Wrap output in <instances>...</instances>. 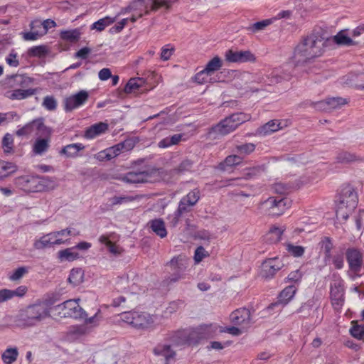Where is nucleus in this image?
<instances>
[{
	"label": "nucleus",
	"mask_w": 364,
	"mask_h": 364,
	"mask_svg": "<svg viewBox=\"0 0 364 364\" xmlns=\"http://www.w3.org/2000/svg\"><path fill=\"white\" fill-rule=\"evenodd\" d=\"M161 7L169 8L170 3L167 0H151L150 1V11H156Z\"/></svg>",
	"instance_id": "58"
},
{
	"label": "nucleus",
	"mask_w": 364,
	"mask_h": 364,
	"mask_svg": "<svg viewBox=\"0 0 364 364\" xmlns=\"http://www.w3.org/2000/svg\"><path fill=\"white\" fill-rule=\"evenodd\" d=\"M90 331V328L86 325H73L69 327L67 334L72 339H77L85 336Z\"/></svg>",
	"instance_id": "32"
},
{
	"label": "nucleus",
	"mask_w": 364,
	"mask_h": 364,
	"mask_svg": "<svg viewBox=\"0 0 364 364\" xmlns=\"http://www.w3.org/2000/svg\"><path fill=\"white\" fill-rule=\"evenodd\" d=\"M282 122L278 119H273L259 127L257 129V133L259 135L265 136L279 131V129H282Z\"/></svg>",
	"instance_id": "28"
},
{
	"label": "nucleus",
	"mask_w": 364,
	"mask_h": 364,
	"mask_svg": "<svg viewBox=\"0 0 364 364\" xmlns=\"http://www.w3.org/2000/svg\"><path fill=\"white\" fill-rule=\"evenodd\" d=\"M174 47L171 44H167L162 47L160 58L162 60H168L174 53Z\"/></svg>",
	"instance_id": "54"
},
{
	"label": "nucleus",
	"mask_w": 364,
	"mask_h": 364,
	"mask_svg": "<svg viewBox=\"0 0 364 364\" xmlns=\"http://www.w3.org/2000/svg\"><path fill=\"white\" fill-rule=\"evenodd\" d=\"M28 268L26 267H18L9 275V279L11 281H18L21 279L26 273H28Z\"/></svg>",
	"instance_id": "55"
},
{
	"label": "nucleus",
	"mask_w": 364,
	"mask_h": 364,
	"mask_svg": "<svg viewBox=\"0 0 364 364\" xmlns=\"http://www.w3.org/2000/svg\"><path fill=\"white\" fill-rule=\"evenodd\" d=\"M336 160L338 163L347 164L360 161L361 158L354 153L342 151L338 153Z\"/></svg>",
	"instance_id": "38"
},
{
	"label": "nucleus",
	"mask_w": 364,
	"mask_h": 364,
	"mask_svg": "<svg viewBox=\"0 0 364 364\" xmlns=\"http://www.w3.org/2000/svg\"><path fill=\"white\" fill-rule=\"evenodd\" d=\"M85 149V146L81 143L68 144L62 148L60 154L67 158H76L80 156L79 152Z\"/></svg>",
	"instance_id": "31"
},
{
	"label": "nucleus",
	"mask_w": 364,
	"mask_h": 364,
	"mask_svg": "<svg viewBox=\"0 0 364 364\" xmlns=\"http://www.w3.org/2000/svg\"><path fill=\"white\" fill-rule=\"evenodd\" d=\"M144 81L141 78H131L127 83L124 91L127 93H131L136 91L143 85Z\"/></svg>",
	"instance_id": "47"
},
{
	"label": "nucleus",
	"mask_w": 364,
	"mask_h": 364,
	"mask_svg": "<svg viewBox=\"0 0 364 364\" xmlns=\"http://www.w3.org/2000/svg\"><path fill=\"white\" fill-rule=\"evenodd\" d=\"M186 212V211L184 208H181L178 205V209L175 212L168 215L167 218L168 225L173 228L176 227L178 225L182 214Z\"/></svg>",
	"instance_id": "46"
},
{
	"label": "nucleus",
	"mask_w": 364,
	"mask_h": 364,
	"mask_svg": "<svg viewBox=\"0 0 364 364\" xmlns=\"http://www.w3.org/2000/svg\"><path fill=\"white\" fill-rule=\"evenodd\" d=\"M321 248L323 250L326 259H328L331 256V250L333 249V243L331 239L328 237H323L320 243Z\"/></svg>",
	"instance_id": "48"
},
{
	"label": "nucleus",
	"mask_w": 364,
	"mask_h": 364,
	"mask_svg": "<svg viewBox=\"0 0 364 364\" xmlns=\"http://www.w3.org/2000/svg\"><path fill=\"white\" fill-rule=\"evenodd\" d=\"M84 272L80 268L73 269L70 271L68 281L73 286H77L83 282Z\"/></svg>",
	"instance_id": "39"
},
{
	"label": "nucleus",
	"mask_w": 364,
	"mask_h": 364,
	"mask_svg": "<svg viewBox=\"0 0 364 364\" xmlns=\"http://www.w3.org/2000/svg\"><path fill=\"white\" fill-rule=\"evenodd\" d=\"M236 150L240 154L248 155L252 153L255 149V144L253 143H246L236 146Z\"/></svg>",
	"instance_id": "56"
},
{
	"label": "nucleus",
	"mask_w": 364,
	"mask_h": 364,
	"mask_svg": "<svg viewBox=\"0 0 364 364\" xmlns=\"http://www.w3.org/2000/svg\"><path fill=\"white\" fill-rule=\"evenodd\" d=\"M89 98V93L86 90H80L72 95L63 101L64 109L66 112H71L83 105Z\"/></svg>",
	"instance_id": "14"
},
{
	"label": "nucleus",
	"mask_w": 364,
	"mask_h": 364,
	"mask_svg": "<svg viewBox=\"0 0 364 364\" xmlns=\"http://www.w3.org/2000/svg\"><path fill=\"white\" fill-rule=\"evenodd\" d=\"M118 322H124L139 330L152 329L156 326V316L145 311H130L119 314Z\"/></svg>",
	"instance_id": "2"
},
{
	"label": "nucleus",
	"mask_w": 364,
	"mask_h": 364,
	"mask_svg": "<svg viewBox=\"0 0 364 364\" xmlns=\"http://www.w3.org/2000/svg\"><path fill=\"white\" fill-rule=\"evenodd\" d=\"M351 335L358 339H362L364 337V326L360 325H353L350 328Z\"/></svg>",
	"instance_id": "63"
},
{
	"label": "nucleus",
	"mask_w": 364,
	"mask_h": 364,
	"mask_svg": "<svg viewBox=\"0 0 364 364\" xmlns=\"http://www.w3.org/2000/svg\"><path fill=\"white\" fill-rule=\"evenodd\" d=\"M17 171V166L12 162L0 160V181Z\"/></svg>",
	"instance_id": "34"
},
{
	"label": "nucleus",
	"mask_w": 364,
	"mask_h": 364,
	"mask_svg": "<svg viewBox=\"0 0 364 364\" xmlns=\"http://www.w3.org/2000/svg\"><path fill=\"white\" fill-rule=\"evenodd\" d=\"M149 224L152 231L160 237L164 238L167 235L164 222L161 219L152 220L149 223Z\"/></svg>",
	"instance_id": "35"
},
{
	"label": "nucleus",
	"mask_w": 364,
	"mask_h": 364,
	"mask_svg": "<svg viewBox=\"0 0 364 364\" xmlns=\"http://www.w3.org/2000/svg\"><path fill=\"white\" fill-rule=\"evenodd\" d=\"M48 53V48L46 46L41 45L31 47L28 50V54L33 57H43Z\"/></svg>",
	"instance_id": "50"
},
{
	"label": "nucleus",
	"mask_w": 364,
	"mask_h": 364,
	"mask_svg": "<svg viewBox=\"0 0 364 364\" xmlns=\"http://www.w3.org/2000/svg\"><path fill=\"white\" fill-rule=\"evenodd\" d=\"M358 203L357 193L350 186L342 190L337 202L336 217L346 221Z\"/></svg>",
	"instance_id": "3"
},
{
	"label": "nucleus",
	"mask_w": 364,
	"mask_h": 364,
	"mask_svg": "<svg viewBox=\"0 0 364 364\" xmlns=\"http://www.w3.org/2000/svg\"><path fill=\"white\" fill-rule=\"evenodd\" d=\"M250 115L245 113H235L221 120L213 126L210 132V135L214 138L218 136H225L235 131L240 124L249 121Z\"/></svg>",
	"instance_id": "4"
},
{
	"label": "nucleus",
	"mask_w": 364,
	"mask_h": 364,
	"mask_svg": "<svg viewBox=\"0 0 364 364\" xmlns=\"http://www.w3.org/2000/svg\"><path fill=\"white\" fill-rule=\"evenodd\" d=\"M225 60L230 63H242L246 62H255L256 58L250 50L234 51L228 50L225 54Z\"/></svg>",
	"instance_id": "18"
},
{
	"label": "nucleus",
	"mask_w": 364,
	"mask_h": 364,
	"mask_svg": "<svg viewBox=\"0 0 364 364\" xmlns=\"http://www.w3.org/2000/svg\"><path fill=\"white\" fill-rule=\"evenodd\" d=\"M250 312L246 308H240L230 314V321L236 326H241L242 328H246L250 323Z\"/></svg>",
	"instance_id": "21"
},
{
	"label": "nucleus",
	"mask_w": 364,
	"mask_h": 364,
	"mask_svg": "<svg viewBox=\"0 0 364 364\" xmlns=\"http://www.w3.org/2000/svg\"><path fill=\"white\" fill-rule=\"evenodd\" d=\"M37 91V88H19L6 92L5 96L11 100H21L33 96Z\"/></svg>",
	"instance_id": "25"
},
{
	"label": "nucleus",
	"mask_w": 364,
	"mask_h": 364,
	"mask_svg": "<svg viewBox=\"0 0 364 364\" xmlns=\"http://www.w3.org/2000/svg\"><path fill=\"white\" fill-rule=\"evenodd\" d=\"M108 130V124L105 122H99L87 128L83 136L87 139H92L105 133Z\"/></svg>",
	"instance_id": "26"
},
{
	"label": "nucleus",
	"mask_w": 364,
	"mask_h": 364,
	"mask_svg": "<svg viewBox=\"0 0 364 364\" xmlns=\"http://www.w3.org/2000/svg\"><path fill=\"white\" fill-rule=\"evenodd\" d=\"M326 47L324 38L311 33L304 38L294 48V58L298 63H306L321 57Z\"/></svg>",
	"instance_id": "1"
},
{
	"label": "nucleus",
	"mask_w": 364,
	"mask_h": 364,
	"mask_svg": "<svg viewBox=\"0 0 364 364\" xmlns=\"http://www.w3.org/2000/svg\"><path fill=\"white\" fill-rule=\"evenodd\" d=\"M169 265L173 272L170 278L171 282H175L184 278V273L188 267V260L182 257H174L170 261Z\"/></svg>",
	"instance_id": "17"
},
{
	"label": "nucleus",
	"mask_w": 364,
	"mask_h": 364,
	"mask_svg": "<svg viewBox=\"0 0 364 364\" xmlns=\"http://www.w3.org/2000/svg\"><path fill=\"white\" fill-rule=\"evenodd\" d=\"M291 200L287 198H276L274 197H269L262 203L261 206L262 208L268 210L269 215L279 216L291 206Z\"/></svg>",
	"instance_id": "9"
},
{
	"label": "nucleus",
	"mask_w": 364,
	"mask_h": 364,
	"mask_svg": "<svg viewBox=\"0 0 364 364\" xmlns=\"http://www.w3.org/2000/svg\"><path fill=\"white\" fill-rule=\"evenodd\" d=\"M264 171L262 166H258L247 169V171L245 173V178L246 179L252 178L259 175Z\"/></svg>",
	"instance_id": "61"
},
{
	"label": "nucleus",
	"mask_w": 364,
	"mask_h": 364,
	"mask_svg": "<svg viewBox=\"0 0 364 364\" xmlns=\"http://www.w3.org/2000/svg\"><path fill=\"white\" fill-rule=\"evenodd\" d=\"M343 281L341 278L335 279L330 286V299L333 309L340 312L345 302Z\"/></svg>",
	"instance_id": "10"
},
{
	"label": "nucleus",
	"mask_w": 364,
	"mask_h": 364,
	"mask_svg": "<svg viewBox=\"0 0 364 364\" xmlns=\"http://www.w3.org/2000/svg\"><path fill=\"white\" fill-rule=\"evenodd\" d=\"M49 316V309L45 304H36L26 308L21 314V321L26 326H33Z\"/></svg>",
	"instance_id": "6"
},
{
	"label": "nucleus",
	"mask_w": 364,
	"mask_h": 364,
	"mask_svg": "<svg viewBox=\"0 0 364 364\" xmlns=\"http://www.w3.org/2000/svg\"><path fill=\"white\" fill-rule=\"evenodd\" d=\"M159 176V171L156 168H147L137 171H129L119 179L127 183L136 184L150 183L156 181Z\"/></svg>",
	"instance_id": "8"
},
{
	"label": "nucleus",
	"mask_w": 364,
	"mask_h": 364,
	"mask_svg": "<svg viewBox=\"0 0 364 364\" xmlns=\"http://www.w3.org/2000/svg\"><path fill=\"white\" fill-rule=\"evenodd\" d=\"M80 29L75 28L69 31H63L60 33V38L66 41L75 42L77 41L80 37Z\"/></svg>",
	"instance_id": "42"
},
{
	"label": "nucleus",
	"mask_w": 364,
	"mask_h": 364,
	"mask_svg": "<svg viewBox=\"0 0 364 364\" xmlns=\"http://www.w3.org/2000/svg\"><path fill=\"white\" fill-rule=\"evenodd\" d=\"M21 36H22L23 39L26 41H36L37 39L43 36L41 31L38 33V32H36V30H34V31L31 30V31H28V32H22Z\"/></svg>",
	"instance_id": "60"
},
{
	"label": "nucleus",
	"mask_w": 364,
	"mask_h": 364,
	"mask_svg": "<svg viewBox=\"0 0 364 364\" xmlns=\"http://www.w3.org/2000/svg\"><path fill=\"white\" fill-rule=\"evenodd\" d=\"M80 257L75 247H69L58 252V259L60 262H73Z\"/></svg>",
	"instance_id": "33"
},
{
	"label": "nucleus",
	"mask_w": 364,
	"mask_h": 364,
	"mask_svg": "<svg viewBox=\"0 0 364 364\" xmlns=\"http://www.w3.org/2000/svg\"><path fill=\"white\" fill-rule=\"evenodd\" d=\"M63 234V232L60 233L59 230L46 234L35 240L33 247L36 250H43L53 247L54 245L68 244L69 240H63L61 237L60 235Z\"/></svg>",
	"instance_id": "12"
},
{
	"label": "nucleus",
	"mask_w": 364,
	"mask_h": 364,
	"mask_svg": "<svg viewBox=\"0 0 364 364\" xmlns=\"http://www.w3.org/2000/svg\"><path fill=\"white\" fill-rule=\"evenodd\" d=\"M192 162L188 159L181 161V163L173 170L174 173L182 174L186 171H191L192 168Z\"/></svg>",
	"instance_id": "52"
},
{
	"label": "nucleus",
	"mask_w": 364,
	"mask_h": 364,
	"mask_svg": "<svg viewBox=\"0 0 364 364\" xmlns=\"http://www.w3.org/2000/svg\"><path fill=\"white\" fill-rule=\"evenodd\" d=\"M42 106L48 111H54L57 109L58 102L52 95H47L43 98Z\"/></svg>",
	"instance_id": "51"
},
{
	"label": "nucleus",
	"mask_w": 364,
	"mask_h": 364,
	"mask_svg": "<svg viewBox=\"0 0 364 364\" xmlns=\"http://www.w3.org/2000/svg\"><path fill=\"white\" fill-rule=\"evenodd\" d=\"M348 103L346 99L342 97H331L325 100L314 103V108L319 111L331 112L333 109H338Z\"/></svg>",
	"instance_id": "20"
},
{
	"label": "nucleus",
	"mask_w": 364,
	"mask_h": 364,
	"mask_svg": "<svg viewBox=\"0 0 364 364\" xmlns=\"http://www.w3.org/2000/svg\"><path fill=\"white\" fill-rule=\"evenodd\" d=\"M154 353L156 355L164 357L166 360L165 364H169L171 360H174L176 355L171 345L167 344L158 345L154 348Z\"/></svg>",
	"instance_id": "27"
},
{
	"label": "nucleus",
	"mask_w": 364,
	"mask_h": 364,
	"mask_svg": "<svg viewBox=\"0 0 364 364\" xmlns=\"http://www.w3.org/2000/svg\"><path fill=\"white\" fill-rule=\"evenodd\" d=\"M18 351L16 347L7 348L1 354V359L4 364H13L16 361Z\"/></svg>",
	"instance_id": "36"
},
{
	"label": "nucleus",
	"mask_w": 364,
	"mask_h": 364,
	"mask_svg": "<svg viewBox=\"0 0 364 364\" xmlns=\"http://www.w3.org/2000/svg\"><path fill=\"white\" fill-rule=\"evenodd\" d=\"M242 161V159L237 155H230L225 158V164L228 166H232L235 165L240 164Z\"/></svg>",
	"instance_id": "64"
},
{
	"label": "nucleus",
	"mask_w": 364,
	"mask_h": 364,
	"mask_svg": "<svg viewBox=\"0 0 364 364\" xmlns=\"http://www.w3.org/2000/svg\"><path fill=\"white\" fill-rule=\"evenodd\" d=\"M286 247L288 252L296 257H301L305 252V248L302 246H296L292 244H287Z\"/></svg>",
	"instance_id": "53"
},
{
	"label": "nucleus",
	"mask_w": 364,
	"mask_h": 364,
	"mask_svg": "<svg viewBox=\"0 0 364 364\" xmlns=\"http://www.w3.org/2000/svg\"><path fill=\"white\" fill-rule=\"evenodd\" d=\"M209 256L208 252L202 246L196 248L194 252V261L196 264L200 263L204 258Z\"/></svg>",
	"instance_id": "59"
},
{
	"label": "nucleus",
	"mask_w": 364,
	"mask_h": 364,
	"mask_svg": "<svg viewBox=\"0 0 364 364\" xmlns=\"http://www.w3.org/2000/svg\"><path fill=\"white\" fill-rule=\"evenodd\" d=\"M102 318L100 310H97L94 316L88 318L87 315L86 318H84L82 320L85 321L84 324L90 328L97 326L100 324Z\"/></svg>",
	"instance_id": "49"
},
{
	"label": "nucleus",
	"mask_w": 364,
	"mask_h": 364,
	"mask_svg": "<svg viewBox=\"0 0 364 364\" xmlns=\"http://www.w3.org/2000/svg\"><path fill=\"white\" fill-rule=\"evenodd\" d=\"M6 63L11 67H18L19 65V60L18 55L16 52L12 50L6 58Z\"/></svg>",
	"instance_id": "62"
},
{
	"label": "nucleus",
	"mask_w": 364,
	"mask_h": 364,
	"mask_svg": "<svg viewBox=\"0 0 364 364\" xmlns=\"http://www.w3.org/2000/svg\"><path fill=\"white\" fill-rule=\"evenodd\" d=\"M114 239L115 234L112 232L100 235L98 241L107 248L109 253L114 256H119L122 254L124 250L114 242Z\"/></svg>",
	"instance_id": "22"
},
{
	"label": "nucleus",
	"mask_w": 364,
	"mask_h": 364,
	"mask_svg": "<svg viewBox=\"0 0 364 364\" xmlns=\"http://www.w3.org/2000/svg\"><path fill=\"white\" fill-rule=\"evenodd\" d=\"M51 182L48 177L38 178L28 175L17 177L14 181L16 186L26 193L43 191Z\"/></svg>",
	"instance_id": "5"
},
{
	"label": "nucleus",
	"mask_w": 364,
	"mask_h": 364,
	"mask_svg": "<svg viewBox=\"0 0 364 364\" xmlns=\"http://www.w3.org/2000/svg\"><path fill=\"white\" fill-rule=\"evenodd\" d=\"M222 66L221 59L218 56H215L207 63L204 70L210 75L215 71L220 70Z\"/></svg>",
	"instance_id": "45"
},
{
	"label": "nucleus",
	"mask_w": 364,
	"mask_h": 364,
	"mask_svg": "<svg viewBox=\"0 0 364 364\" xmlns=\"http://www.w3.org/2000/svg\"><path fill=\"white\" fill-rule=\"evenodd\" d=\"M34 131H37L38 133L50 134V128L45 125L44 119L43 117L33 119L32 122L18 129L16 131V134L18 136H26L31 134Z\"/></svg>",
	"instance_id": "15"
},
{
	"label": "nucleus",
	"mask_w": 364,
	"mask_h": 364,
	"mask_svg": "<svg viewBox=\"0 0 364 364\" xmlns=\"http://www.w3.org/2000/svg\"><path fill=\"white\" fill-rule=\"evenodd\" d=\"M115 20L116 18H112L109 16H106L105 18H100V20L92 24L91 29H95L98 31H102L106 27L113 23L115 21Z\"/></svg>",
	"instance_id": "44"
},
{
	"label": "nucleus",
	"mask_w": 364,
	"mask_h": 364,
	"mask_svg": "<svg viewBox=\"0 0 364 364\" xmlns=\"http://www.w3.org/2000/svg\"><path fill=\"white\" fill-rule=\"evenodd\" d=\"M284 229L277 226H272L266 235V240L269 243L279 242L283 235Z\"/></svg>",
	"instance_id": "37"
},
{
	"label": "nucleus",
	"mask_w": 364,
	"mask_h": 364,
	"mask_svg": "<svg viewBox=\"0 0 364 364\" xmlns=\"http://www.w3.org/2000/svg\"><path fill=\"white\" fill-rule=\"evenodd\" d=\"M150 1L151 0H133L129 4L122 9V14L134 12V14L130 18L132 23L136 21L139 18L144 15H149L150 13Z\"/></svg>",
	"instance_id": "11"
},
{
	"label": "nucleus",
	"mask_w": 364,
	"mask_h": 364,
	"mask_svg": "<svg viewBox=\"0 0 364 364\" xmlns=\"http://www.w3.org/2000/svg\"><path fill=\"white\" fill-rule=\"evenodd\" d=\"M196 334V331L181 330L174 332L170 337V341L174 346H182L184 345H192L197 343L193 341V336Z\"/></svg>",
	"instance_id": "16"
},
{
	"label": "nucleus",
	"mask_w": 364,
	"mask_h": 364,
	"mask_svg": "<svg viewBox=\"0 0 364 364\" xmlns=\"http://www.w3.org/2000/svg\"><path fill=\"white\" fill-rule=\"evenodd\" d=\"M2 146L4 151L6 154H9L13 150V137L11 134H6L2 140Z\"/></svg>",
	"instance_id": "57"
},
{
	"label": "nucleus",
	"mask_w": 364,
	"mask_h": 364,
	"mask_svg": "<svg viewBox=\"0 0 364 364\" xmlns=\"http://www.w3.org/2000/svg\"><path fill=\"white\" fill-rule=\"evenodd\" d=\"M132 148L131 142L129 141H124L120 142L114 146L106 149L109 159L111 160L124 151H129Z\"/></svg>",
	"instance_id": "30"
},
{
	"label": "nucleus",
	"mask_w": 364,
	"mask_h": 364,
	"mask_svg": "<svg viewBox=\"0 0 364 364\" xmlns=\"http://www.w3.org/2000/svg\"><path fill=\"white\" fill-rule=\"evenodd\" d=\"M80 299H70L55 306L58 314L63 318H73L75 319H83L86 318V311L80 306Z\"/></svg>",
	"instance_id": "7"
},
{
	"label": "nucleus",
	"mask_w": 364,
	"mask_h": 364,
	"mask_svg": "<svg viewBox=\"0 0 364 364\" xmlns=\"http://www.w3.org/2000/svg\"><path fill=\"white\" fill-rule=\"evenodd\" d=\"M284 267L282 261L279 257L266 259L262 266V276L266 279L272 278Z\"/></svg>",
	"instance_id": "19"
},
{
	"label": "nucleus",
	"mask_w": 364,
	"mask_h": 364,
	"mask_svg": "<svg viewBox=\"0 0 364 364\" xmlns=\"http://www.w3.org/2000/svg\"><path fill=\"white\" fill-rule=\"evenodd\" d=\"M51 129L50 128V134L39 132L37 134L43 135L44 137H38L32 146L33 152L36 155H42L43 153L48 151L50 146Z\"/></svg>",
	"instance_id": "24"
},
{
	"label": "nucleus",
	"mask_w": 364,
	"mask_h": 364,
	"mask_svg": "<svg viewBox=\"0 0 364 364\" xmlns=\"http://www.w3.org/2000/svg\"><path fill=\"white\" fill-rule=\"evenodd\" d=\"M296 291V288L294 285L287 287L279 294V301L287 304L294 296Z\"/></svg>",
	"instance_id": "41"
},
{
	"label": "nucleus",
	"mask_w": 364,
	"mask_h": 364,
	"mask_svg": "<svg viewBox=\"0 0 364 364\" xmlns=\"http://www.w3.org/2000/svg\"><path fill=\"white\" fill-rule=\"evenodd\" d=\"M333 41L336 44L341 46H349L356 45V43L346 34L345 31H341L334 36Z\"/></svg>",
	"instance_id": "40"
},
{
	"label": "nucleus",
	"mask_w": 364,
	"mask_h": 364,
	"mask_svg": "<svg viewBox=\"0 0 364 364\" xmlns=\"http://www.w3.org/2000/svg\"><path fill=\"white\" fill-rule=\"evenodd\" d=\"M273 23H274V19H272V18L264 19L261 21H258V22H256L255 23L250 25L247 28V30L250 32H252V33H257L258 31L264 30L267 26H269V25H271Z\"/></svg>",
	"instance_id": "43"
},
{
	"label": "nucleus",
	"mask_w": 364,
	"mask_h": 364,
	"mask_svg": "<svg viewBox=\"0 0 364 364\" xmlns=\"http://www.w3.org/2000/svg\"><path fill=\"white\" fill-rule=\"evenodd\" d=\"M6 84L10 88L14 90L19 88H26L32 82L33 79L26 75L16 74L8 77L6 80Z\"/></svg>",
	"instance_id": "23"
},
{
	"label": "nucleus",
	"mask_w": 364,
	"mask_h": 364,
	"mask_svg": "<svg viewBox=\"0 0 364 364\" xmlns=\"http://www.w3.org/2000/svg\"><path fill=\"white\" fill-rule=\"evenodd\" d=\"M200 198V191L194 189L190 191L186 196L183 197L180 200L178 205L184 208L186 211H188V207L195 205Z\"/></svg>",
	"instance_id": "29"
},
{
	"label": "nucleus",
	"mask_w": 364,
	"mask_h": 364,
	"mask_svg": "<svg viewBox=\"0 0 364 364\" xmlns=\"http://www.w3.org/2000/svg\"><path fill=\"white\" fill-rule=\"evenodd\" d=\"M346 257L349 267V274H352V277L360 276L363 265L362 253L357 249L348 248L346 252Z\"/></svg>",
	"instance_id": "13"
}]
</instances>
